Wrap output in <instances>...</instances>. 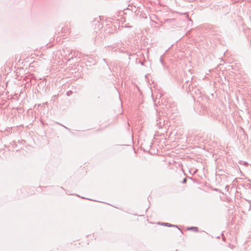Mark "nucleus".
<instances>
[{
  "mask_svg": "<svg viewBox=\"0 0 251 251\" xmlns=\"http://www.w3.org/2000/svg\"><path fill=\"white\" fill-rule=\"evenodd\" d=\"M188 229L192 230L194 232H198L199 230L198 228L197 227H191Z\"/></svg>",
  "mask_w": 251,
  "mask_h": 251,
  "instance_id": "1",
  "label": "nucleus"
},
{
  "mask_svg": "<svg viewBox=\"0 0 251 251\" xmlns=\"http://www.w3.org/2000/svg\"><path fill=\"white\" fill-rule=\"evenodd\" d=\"M186 181H187V179H186V178H184L183 179V181H182V183H186Z\"/></svg>",
  "mask_w": 251,
  "mask_h": 251,
  "instance_id": "2",
  "label": "nucleus"
},
{
  "mask_svg": "<svg viewBox=\"0 0 251 251\" xmlns=\"http://www.w3.org/2000/svg\"><path fill=\"white\" fill-rule=\"evenodd\" d=\"M166 225L167 226H174V225H171V224H168V223H166Z\"/></svg>",
  "mask_w": 251,
  "mask_h": 251,
  "instance_id": "3",
  "label": "nucleus"
}]
</instances>
